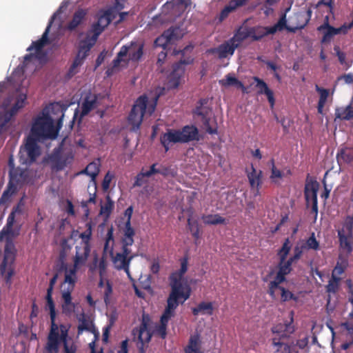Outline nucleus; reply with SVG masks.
<instances>
[{
  "mask_svg": "<svg viewBox=\"0 0 353 353\" xmlns=\"http://www.w3.org/2000/svg\"><path fill=\"white\" fill-rule=\"evenodd\" d=\"M250 27L241 26L234 31L233 37L230 38V41H233L236 44L238 43L239 48L243 41L250 37Z\"/></svg>",
  "mask_w": 353,
  "mask_h": 353,
  "instance_id": "bb28decb",
  "label": "nucleus"
},
{
  "mask_svg": "<svg viewBox=\"0 0 353 353\" xmlns=\"http://www.w3.org/2000/svg\"><path fill=\"white\" fill-rule=\"evenodd\" d=\"M311 9H307L305 12H299L294 14L293 20L295 26L288 28V32L295 33L298 30L303 29L309 23L312 17Z\"/></svg>",
  "mask_w": 353,
  "mask_h": 353,
  "instance_id": "2eb2a0df",
  "label": "nucleus"
},
{
  "mask_svg": "<svg viewBox=\"0 0 353 353\" xmlns=\"http://www.w3.org/2000/svg\"><path fill=\"white\" fill-rule=\"evenodd\" d=\"M164 36L172 43L181 39L183 34L179 27H170L163 32Z\"/></svg>",
  "mask_w": 353,
  "mask_h": 353,
  "instance_id": "e433bc0d",
  "label": "nucleus"
},
{
  "mask_svg": "<svg viewBox=\"0 0 353 353\" xmlns=\"http://www.w3.org/2000/svg\"><path fill=\"white\" fill-rule=\"evenodd\" d=\"M69 327L63 324L60 325L61 339L63 344L64 353H75L77 346L72 343L70 345L68 343Z\"/></svg>",
  "mask_w": 353,
  "mask_h": 353,
  "instance_id": "c85d7f7f",
  "label": "nucleus"
},
{
  "mask_svg": "<svg viewBox=\"0 0 353 353\" xmlns=\"http://www.w3.org/2000/svg\"><path fill=\"white\" fill-rule=\"evenodd\" d=\"M79 324L77 327V334L81 335L84 331L91 332L94 334L95 339H98L99 333L97 331L95 326L92 320L89 317L82 314L81 317L79 318Z\"/></svg>",
  "mask_w": 353,
  "mask_h": 353,
  "instance_id": "b1692460",
  "label": "nucleus"
},
{
  "mask_svg": "<svg viewBox=\"0 0 353 353\" xmlns=\"http://www.w3.org/2000/svg\"><path fill=\"white\" fill-rule=\"evenodd\" d=\"M347 266L348 262L347 259L339 256V261H337L336 264L332 272V276L341 277L340 276L345 272Z\"/></svg>",
  "mask_w": 353,
  "mask_h": 353,
  "instance_id": "ea45409f",
  "label": "nucleus"
},
{
  "mask_svg": "<svg viewBox=\"0 0 353 353\" xmlns=\"http://www.w3.org/2000/svg\"><path fill=\"white\" fill-rule=\"evenodd\" d=\"M252 171L248 173V178L249 180V183L252 188H256V194L259 193V188L261 185V178H262V171L259 170V172L254 168L253 165L251 166Z\"/></svg>",
  "mask_w": 353,
  "mask_h": 353,
  "instance_id": "c756f323",
  "label": "nucleus"
},
{
  "mask_svg": "<svg viewBox=\"0 0 353 353\" xmlns=\"http://www.w3.org/2000/svg\"><path fill=\"white\" fill-rule=\"evenodd\" d=\"M286 281V276L277 272L276 276L273 281L268 283V294L272 299L276 298V290H279L282 286L280 285Z\"/></svg>",
  "mask_w": 353,
  "mask_h": 353,
  "instance_id": "cd10ccee",
  "label": "nucleus"
},
{
  "mask_svg": "<svg viewBox=\"0 0 353 353\" xmlns=\"http://www.w3.org/2000/svg\"><path fill=\"white\" fill-rule=\"evenodd\" d=\"M253 80L256 83V88L258 89V94H265L267 97L268 102L271 107L274 105L275 99L274 97V92L269 88L267 83L258 77H254Z\"/></svg>",
  "mask_w": 353,
  "mask_h": 353,
  "instance_id": "5701e85b",
  "label": "nucleus"
},
{
  "mask_svg": "<svg viewBox=\"0 0 353 353\" xmlns=\"http://www.w3.org/2000/svg\"><path fill=\"white\" fill-rule=\"evenodd\" d=\"M238 48V43L230 41V39L224 41L215 48L210 50L212 53H216L220 59H225L228 56H232L235 50Z\"/></svg>",
  "mask_w": 353,
  "mask_h": 353,
  "instance_id": "a211bd4d",
  "label": "nucleus"
},
{
  "mask_svg": "<svg viewBox=\"0 0 353 353\" xmlns=\"http://www.w3.org/2000/svg\"><path fill=\"white\" fill-rule=\"evenodd\" d=\"M134 235L123 232V235L121 239L122 247L129 248V247L134 243Z\"/></svg>",
  "mask_w": 353,
  "mask_h": 353,
  "instance_id": "69168bd1",
  "label": "nucleus"
},
{
  "mask_svg": "<svg viewBox=\"0 0 353 353\" xmlns=\"http://www.w3.org/2000/svg\"><path fill=\"white\" fill-rule=\"evenodd\" d=\"M14 115H15V114L10 110L5 111L0 115V134L6 130V125L10 122Z\"/></svg>",
  "mask_w": 353,
  "mask_h": 353,
  "instance_id": "603ef678",
  "label": "nucleus"
},
{
  "mask_svg": "<svg viewBox=\"0 0 353 353\" xmlns=\"http://www.w3.org/2000/svg\"><path fill=\"white\" fill-rule=\"evenodd\" d=\"M111 14V10H108L105 11L104 13L99 17L98 21L97 23V26H101V28L99 29V31L96 33V37H98V36L103 30L104 28L108 26L110 23L112 21Z\"/></svg>",
  "mask_w": 353,
  "mask_h": 353,
  "instance_id": "58836bf2",
  "label": "nucleus"
},
{
  "mask_svg": "<svg viewBox=\"0 0 353 353\" xmlns=\"http://www.w3.org/2000/svg\"><path fill=\"white\" fill-rule=\"evenodd\" d=\"M171 43L168 39L164 36V33L158 37L154 42L156 47H161L164 50L167 48L168 45Z\"/></svg>",
  "mask_w": 353,
  "mask_h": 353,
  "instance_id": "680f3d73",
  "label": "nucleus"
},
{
  "mask_svg": "<svg viewBox=\"0 0 353 353\" xmlns=\"http://www.w3.org/2000/svg\"><path fill=\"white\" fill-rule=\"evenodd\" d=\"M46 310H48L50 311V320H53L56 319V310L55 305L52 299V293H46Z\"/></svg>",
  "mask_w": 353,
  "mask_h": 353,
  "instance_id": "de8ad7c7",
  "label": "nucleus"
},
{
  "mask_svg": "<svg viewBox=\"0 0 353 353\" xmlns=\"http://www.w3.org/2000/svg\"><path fill=\"white\" fill-rule=\"evenodd\" d=\"M127 50L128 54V61H138L141 59L143 54V44L136 41H132L129 44L123 46L121 50L123 48Z\"/></svg>",
  "mask_w": 353,
  "mask_h": 353,
  "instance_id": "aec40b11",
  "label": "nucleus"
},
{
  "mask_svg": "<svg viewBox=\"0 0 353 353\" xmlns=\"http://www.w3.org/2000/svg\"><path fill=\"white\" fill-rule=\"evenodd\" d=\"M74 159L72 153L62 154L59 151H54L50 157V162L52 171L59 172L65 169L71 164Z\"/></svg>",
  "mask_w": 353,
  "mask_h": 353,
  "instance_id": "9b49d317",
  "label": "nucleus"
},
{
  "mask_svg": "<svg viewBox=\"0 0 353 353\" xmlns=\"http://www.w3.org/2000/svg\"><path fill=\"white\" fill-rule=\"evenodd\" d=\"M303 250H305V248H303V245H301V246L296 245L294 248V254L290 258L292 259L294 262H296L298 260L301 259L303 254Z\"/></svg>",
  "mask_w": 353,
  "mask_h": 353,
  "instance_id": "774afa93",
  "label": "nucleus"
},
{
  "mask_svg": "<svg viewBox=\"0 0 353 353\" xmlns=\"http://www.w3.org/2000/svg\"><path fill=\"white\" fill-rule=\"evenodd\" d=\"M192 313L194 316H211L214 313L213 303L201 301L196 307L192 308Z\"/></svg>",
  "mask_w": 353,
  "mask_h": 353,
  "instance_id": "a878e982",
  "label": "nucleus"
},
{
  "mask_svg": "<svg viewBox=\"0 0 353 353\" xmlns=\"http://www.w3.org/2000/svg\"><path fill=\"white\" fill-rule=\"evenodd\" d=\"M201 219L203 223L205 225H219V224H225V219L220 216L219 214H203L201 216Z\"/></svg>",
  "mask_w": 353,
  "mask_h": 353,
  "instance_id": "4c0bfd02",
  "label": "nucleus"
},
{
  "mask_svg": "<svg viewBox=\"0 0 353 353\" xmlns=\"http://www.w3.org/2000/svg\"><path fill=\"white\" fill-rule=\"evenodd\" d=\"M250 33L251 34L250 38L253 41H260L266 37L265 27L260 26L250 27Z\"/></svg>",
  "mask_w": 353,
  "mask_h": 353,
  "instance_id": "49530a36",
  "label": "nucleus"
},
{
  "mask_svg": "<svg viewBox=\"0 0 353 353\" xmlns=\"http://www.w3.org/2000/svg\"><path fill=\"white\" fill-rule=\"evenodd\" d=\"M95 42L94 40L92 42H88L87 41H83L81 42L78 52L83 55V57H86L90 49L93 46Z\"/></svg>",
  "mask_w": 353,
  "mask_h": 353,
  "instance_id": "13d9d810",
  "label": "nucleus"
},
{
  "mask_svg": "<svg viewBox=\"0 0 353 353\" xmlns=\"http://www.w3.org/2000/svg\"><path fill=\"white\" fill-rule=\"evenodd\" d=\"M76 254L74 257L73 267L79 269L81 266L84 265L90 254V246H76Z\"/></svg>",
  "mask_w": 353,
  "mask_h": 353,
  "instance_id": "412c9836",
  "label": "nucleus"
},
{
  "mask_svg": "<svg viewBox=\"0 0 353 353\" xmlns=\"http://www.w3.org/2000/svg\"><path fill=\"white\" fill-rule=\"evenodd\" d=\"M315 90L320 94L319 101L326 103L329 96V90L319 87L318 85H315Z\"/></svg>",
  "mask_w": 353,
  "mask_h": 353,
  "instance_id": "e2e57ef3",
  "label": "nucleus"
},
{
  "mask_svg": "<svg viewBox=\"0 0 353 353\" xmlns=\"http://www.w3.org/2000/svg\"><path fill=\"white\" fill-rule=\"evenodd\" d=\"M184 353H203L200 334L196 333L190 336L188 345L184 347Z\"/></svg>",
  "mask_w": 353,
  "mask_h": 353,
  "instance_id": "393cba45",
  "label": "nucleus"
},
{
  "mask_svg": "<svg viewBox=\"0 0 353 353\" xmlns=\"http://www.w3.org/2000/svg\"><path fill=\"white\" fill-rule=\"evenodd\" d=\"M338 237L339 239L340 247L347 253H351L352 251V243L353 234L349 236L348 234L338 232Z\"/></svg>",
  "mask_w": 353,
  "mask_h": 353,
  "instance_id": "f704fd0d",
  "label": "nucleus"
},
{
  "mask_svg": "<svg viewBox=\"0 0 353 353\" xmlns=\"http://www.w3.org/2000/svg\"><path fill=\"white\" fill-rule=\"evenodd\" d=\"M114 201L111 199L110 196L108 195L106 196L105 203L101 207L100 213L109 216L114 208Z\"/></svg>",
  "mask_w": 353,
  "mask_h": 353,
  "instance_id": "6e6d98bb",
  "label": "nucleus"
},
{
  "mask_svg": "<svg viewBox=\"0 0 353 353\" xmlns=\"http://www.w3.org/2000/svg\"><path fill=\"white\" fill-rule=\"evenodd\" d=\"M338 232L348 234L349 236L353 234V214L347 216L342 228Z\"/></svg>",
  "mask_w": 353,
  "mask_h": 353,
  "instance_id": "8fccbe9b",
  "label": "nucleus"
},
{
  "mask_svg": "<svg viewBox=\"0 0 353 353\" xmlns=\"http://www.w3.org/2000/svg\"><path fill=\"white\" fill-rule=\"evenodd\" d=\"M272 168H271V175L270 179L275 181L276 179H281L283 177V173L281 170H278L274 165V159L271 160Z\"/></svg>",
  "mask_w": 353,
  "mask_h": 353,
  "instance_id": "338daca9",
  "label": "nucleus"
},
{
  "mask_svg": "<svg viewBox=\"0 0 353 353\" xmlns=\"http://www.w3.org/2000/svg\"><path fill=\"white\" fill-rule=\"evenodd\" d=\"M275 25L276 28L279 29V31H281L284 29H285L288 31V28H292V26L287 25V19L285 13H283L281 15L279 21Z\"/></svg>",
  "mask_w": 353,
  "mask_h": 353,
  "instance_id": "0e129e2a",
  "label": "nucleus"
},
{
  "mask_svg": "<svg viewBox=\"0 0 353 353\" xmlns=\"http://www.w3.org/2000/svg\"><path fill=\"white\" fill-rule=\"evenodd\" d=\"M85 12L83 10H78L73 15L72 19L68 24V29L74 30L81 23L85 16Z\"/></svg>",
  "mask_w": 353,
  "mask_h": 353,
  "instance_id": "37998d69",
  "label": "nucleus"
},
{
  "mask_svg": "<svg viewBox=\"0 0 353 353\" xmlns=\"http://www.w3.org/2000/svg\"><path fill=\"white\" fill-rule=\"evenodd\" d=\"M336 160L339 165L352 163L353 148L345 147L340 149L336 154Z\"/></svg>",
  "mask_w": 353,
  "mask_h": 353,
  "instance_id": "2f4dec72",
  "label": "nucleus"
},
{
  "mask_svg": "<svg viewBox=\"0 0 353 353\" xmlns=\"http://www.w3.org/2000/svg\"><path fill=\"white\" fill-rule=\"evenodd\" d=\"M26 99V95L20 96L10 110L16 114L19 110L23 107Z\"/></svg>",
  "mask_w": 353,
  "mask_h": 353,
  "instance_id": "052dcab7",
  "label": "nucleus"
},
{
  "mask_svg": "<svg viewBox=\"0 0 353 353\" xmlns=\"http://www.w3.org/2000/svg\"><path fill=\"white\" fill-rule=\"evenodd\" d=\"M181 143L199 141L200 135L198 128L193 125H187L179 129Z\"/></svg>",
  "mask_w": 353,
  "mask_h": 353,
  "instance_id": "6ab92c4d",
  "label": "nucleus"
},
{
  "mask_svg": "<svg viewBox=\"0 0 353 353\" xmlns=\"http://www.w3.org/2000/svg\"><path fill=\"white\" fill-rule=\"evenodd\" d=\"M51 321L50 331L48 336V342L46 348L48 351H58L59 345L61 341V334H59V327L55 323V319Z\"/></svg>",
  "mask_w": 353,
  "mask_h": 353,
  "instance_id": "4468645a",
  "label": "nucleus"
},
{
  "mask_svg": "<svg viewBox=\"0 0 353 353\" xmlns=\"http://www.w3.org/2000/svg\"><path fill=\"white\" fill-rule=\"evenodd\" d=\"M40 139H37L34 137L30 135L27 139L24 148H21L19 154L20 158H22L24 154L27 156V159L25 160L29 163H33L36 161L37 158L40 155V148L38 145L37 141Z\"/></svg>",
  "mask_w": 353,
  "mask_h": 353,
  "instance_id": "9d476101",
  "label": "nucleus"
},
{
  "mask_svg": "<svg viewBox=\"0 0 353 353\" xmlns=\"http://www.w3.org/2000/svg\"><path fill=\"white\" fill-rule=\"evenodd\" d=\"M14 212L9 214L6 225L0 232V241L5 239L4 256L0 265V274L4 277L6 283L10 284L11 278L14 274V262L16 258L17 250L12 239L13 225L15 219Z\"/></svg>",
  "mask_w": 353,
  "mask_h": 353,
  "instance_id": "f257e3e1",
  "label": "nucleus"
},
{
  "mask_svg": "<svg viewBox=\"0 0 353 353\" xmlns=\"http://www.w3.org/2000/svg\"><path fill=\"white\" fill-rule=\"evenodd\" d=\"M72 291L70 290H64L61 295L63 301L62 304V310L63 312L66 314H70L75 309V305L72 302Z\"/></svg>",
  "mask_w": 353,
  "mask_h": 353,
  "instance_id": "7c9ffc66",
  "label": "nucleus"
},
{
  "mask_svg": "<svg viewBox=\"0 0 353 353\" xmlns=\"http://www.w3.org/2000/svg\"><path fill=\"white\" fill-rule=\"evenodd\" d=\"M279 290L281 291V301L282 302H286L290 300L297 301L298 296L294 295L289 290H287L284 287H282L279 289Z\"/></svg>",
  "mask_w": 353,
  "mask_h": 353,
  "instance_id": "4d7b16f0",
  "label": "nucleus"
},
{
  "mask_svg": "<svg viewBox=\"0 0 353 353\" xmlns=\"http://www.w3.org/2000/svg\"><path fill=\"white\" fill-rule=\"evenodd\" d=\"M78 269L74 267H72L69 270H65L64 283H68V288L66 290L72 291L74 288L75 283L77 282V272Z\"/></svg>",
  "mask_w": 353,
  "mask_h": 353,
  "instance_id": "473e14b6",
  "label": "nucleus"
},
{
  "mask_svg": "<svg viewBox=\"0 0 353 353\" xmlns=\"http://www.w3.org/2000/svg\"><path fill=\"white\" fill-rule=\"evenodd\" d=\"M97 103V97L94 95L93 97H86L82 103L81 114L87 115L92 109L95 108Z\"/></svg>",
  "mask_w": 353,
  "mask_h": 353,
  "instance_id": "c03bdc74",
  "label": "nucleus"
},
{
  "mask_svg": "<svg viewBox=\"0 0 353 353\" xmlns=\"http://www.w3.org/2000/svg\"><path fill=\"white\" fill-rule=\"evenodd\" d=\"M160 142L168 152L170 146L174 143H181L179 130L176 129H168L166 132L162 134L160 137Z\"/></svg>",
  "mask_w": 353,
  "mask_h": 353,
  "instance_id": "dca6fc26",
  "label": "nucleus"
},
{
  "mask_svg": "<svg viewBox=\"0 0 353 353\" xmlns=\"http://www.w3.org/2000/svg\"><path fill=\"white\" fill-rule=\"evenodd\" d=\"M319 183L315 180L306 181L304 188V195L307 206L312 201H317V192Z\"/></svg>",
  "mask_w": 353,
  "mask_h": 353,
  "instance_id": "4be33fe9",
  "label": "nucleus"
},
{
  "mask_svg": "<svg viewBox=\"0 0 353 353\" xmlns=\"http://www.w3.org/2000/svg\"><path fill=\"white\" fill-rule=\"evenodd\" d=\"M341 280V277L331 276L328 283L325 285L326 292L329 294H336L340 288Z\"/></svg>",
  "mask_w": 353,
  "mask_h": 353,
  "instance_id": "79ce46f5",
  "label": "nucleus"
},
{
  "mask_svg": "<svg viewBox=\"0 0 353 353\" xmlns=\"http://www.w3.org/2000/svg\"><path fill=\"white\" fill-rule=\"evenodd\" d=\"M303 245L307 250H319L320 248L319 242L316 240L314 232L312 233Z\"/></svg>",
  "mask_w": 353,
  "mask_h": 353,
  "instance_id": "864d4df0",
  "label": "nucleus"
},
{
  "mask_svg": "<svg viewBox=\"0 0 353 353\" xmlns=\"http://www.w3.org/2000/svg\"><path fill=\"white\" fill-rule=\"evenodd\" d=\"M188 261L187 257L181 259V268L179 272L172 273L170 276V285L172 290H176L178 292H186L190 289L189 286L183 285L182 278L188 270Z\"/></svg>",
  "mask_w": 353,
  "mask_h": 353,
  "instance_id": "1a4fd4ad",
  "label": "nucleus"
},
{
  "mask_svg": "<svg viewBox=\"0 0 353 353\" xmlns=\"http://www.w3.org/2000/svg\"><path fill=\"white\" fill-rule=\"evenodd\" d=\"M291 248L292 244L290 243L289 238L285 239L281 248L277 252V255L279 257V259H282V260L286 259L291 250Z\"/></svg>",
  "mask_w": 353,
  "mask_h": 353,
  "instance_id": "3c124183",
  "label": "nucleus"
},
{
  "mask_svg": "<svg viewBox=\"0 0 353 353\" xmlns=\"http://www.w3.org/2000/svg\"><path fill=\"white\" fill-rule=\"evenodd\" d=\"M86 230L83 232L81 233L79 237L82 239V246H90V240L92 236V225L90 223H86Z\"/></svg>",
  "mask_w": 353,
  "mask_h": 353,
  "instance_id": "5fc2aeb1",
  "label": "nucleus"
},
{
  "mask_svg": "<svg viewBox=\"0 0 353 353\" xmlns=\"http://www.w3.org/2000/svg\"><path fill=\"white\" fill-rule=\"evenodd\" d=\"M55 17L56 14H54L51 17L48 25L47 26L41 37L35 41H32V44L27 48V51L30 52V53L24 56L23 67H25L26 64L31 61L34 58L41 60L46 57V52H44L43 48L46 45L50 43L48 34Z\"/></svg>",
  "mask_w": 353,
  "mask_h": 353,
  "instance_id": "20e7f679",
  "label": "nucleus"
},
{
  "mask_svg": "<svg viewBox=\"0 0 353 353\" xmlns=\"http://www.w3.org/2000/svg\"><path fill=\"white\" fill-rule=\"evenodd\" d=\"M132 334L134 336L133 339L137 341V347L143 352L144 345L149 343L152 337L147 323L143 321L139 327H134L132 330Z\"/></svg>",
  "mask_w": 353,
  "mask_h": 353,
  "instance_id": "ddd939ff",
  "label": "nucleus"
},
{
  "mask_svg": "<svg viewBox=\"0 0 353 353\" xmlns=\"http://www.w3.org/2000/svg\"><path fill=\"white\" fill-rule=\"evenodd\" d=\"M57 131L58 130L54 128L53 120L50 116L43 112L41 115L34 119L31 128L30 135L41 140L56 137Z\"/></svg>",
  "mask_w": 353,
  "mask_h": 353,
  "instance_id": "7ed1b4c3",
  "label": "nucleus"
},
{
  "mask_svg": "<svg viewBox=\"0 0 353 353\" xmlns=\"http://www.w3.org/2000/svg\"><path fill=\"white\" fill-rule=\"evenodd\" d=\"M352 26V23H350L348 26H342L339 28H334L330 26L327 21L323 24L321 25L317 28L318 31L323 33L321 43H329L332 40L334 36L339 34H346L348 29Z\"/></svg>",
  "mask_w": 353,
  "mask_h": 353,
  "instance_id": "f8f14e48",
  "label": "nucleus"
},
{
  "mask_svg": "<svg viewBox=\"0 0 353 353\" xmlns=\"http://www.w3.org/2000/svg\"><path fill=\"white\" fill-rule=\"evenodd\" d=\"M293 263L294 262L290 258L284 260L279 259V262L278 263V272L287 276L291 272L292 270V265Z\"/></svg>",
  "mask_w": 353,
  "mask_h": 353,
  "instance_id": "a18cd8bd",
  "label": "nucleus"
},
{
  "mask_svg": "<svg viewBox=\"0 0 353 353\" xmlns=\"http://www.w3.org/2000/svg\"><path fill=\"white\" fill-rule=\"evenodd\" d=\"M219 83L224 87L232 85L235 86L238 88L242 89L243 92L245 90L243 83L235 77L232 76L230 74H227L225 79L220 80Z\"/></svg>",
  "mask_w": 353,
  "mask_h": 353,
  "instance_id": "c9c22d12",
  "label": "nucleus"
},
{
  "mask_svg": "<svg viewBox=\"0 0 353 353\" xmlns=\"http://www.w3.org/2000/svg\"><path fill=\"white\" fill-rule=\"evenodd\" d=\"M188 226L191 232V234L195 240L200 239V228L199 224L196 220H192L190 218L188 219Z\"/></svg>",
  "mask_w": 353,
  "mask_h": 353,
  "instance_id": "09e8293b",
  "label": "nucleus"
},
{
  "mask_svg": "<svg viewBox=\"0 0 353 353\" xmlns=\"http://www.w3.org/2000/svg\"><path fill=\"white\" fill-rule=\"evenodd\" d=\"M114 235L113 228L111 227L108 230L106 234L105 242L104 244L103 252H109L112 256V261L114 268L118 270H123L130 279L131 278L130 272V264L131 261L136 256V254L132 253L130 248L122 247V252H117L114 256L113 245H114Z\"/></svg>",
  "mask_w": 353,
  "mask_h": 353,
  "instance_id": "f03ea898",
  "label": "nucleus"
},
{
  "mask_svg": "<svg viewBox=\"0 0 353 353\" xmlns=\"http://www.w3.org/2000/svg\"><path fill=\"white\" fill-rule=\"evenodd\" d=\"M199 105L196 106L194 114L201 118L203 128L209 134H216L218 133V125L215 118H211L212 110L208 107H203L206 103L205 99H200Z\"/></svg>",
  "mask_w": 353,
  "mask_h": 353,
  "instance_id": "0eeeda50",
  "label": "nucleus"
},
{
  "mask_svg": "<svg viewBox=\"0 0 353 353\" xmlns=\"http://www.w3.org/2000/svg\"><path fill=\"white\" fill-rule=\"evenodd\" d=\"M127 56V50L125 48L120 50L117 53V57L112 61V68H117L120 65L121 61H124L123 57Z\"/></svg>",
  "mask_w": 353,
  "mask_h": 353,
  "instance_id": "bf43d9fd",
  "label": "nucleus"
},
{
  "mask_svg": "<svg viewBox=\"0 0 353 353\" xmlns=\"http://www.w3.org/2000/svg\"><path fill=\"white\" fill-rule=\"evenodd\" d=\"M248 1L249 0H230L216 17L218 21L223 22L232 12H235L239 8L245 6Z\"/></svg>",
  "mask_w": 353,
  "mask_h": 353,
  "instance_id": "f3484780",
  "label": "nucleus"
},
{
  "mask_svg": "<svg viewBox=\"0 0 353 353\" xmlns=\"http://www.w3.org/2000/svg\"><path fill=\"white\" fill-rule=\"evenodd\" d=\"M335 116L341 120L349 121L353 119V105L337 108L335 110Z\"/></svg>",
  "mask_w": 353,
  "mask_h": 353,
  "instance_id": "72a5a7b5",
  "label": "nucleus"
},
{
  "mask_svg": "<svg viewBox=\"0 0 353 353\" xmlns=\"http://www.w3.org/2000/svg\"><path fill=\"white\" fill-rule=\"evenodd\" d=\"M192 50L193 46L190 45L177 52H180L182 57L179 62L173 65L172 71L168 77V86L169 88H176L179 86L181 78L185 72V65L193 63V58L191 56H186V54L191 52Z\"/></svg>",
  "mask_w": 353,
  "mask_h": 353,
  "instance_id": "39448f33",
  "label": "nucleus"
},
{
  "mask_svg": "<svg viewBox=\"0 0 353 353\" xmlns=\"http://www.w3.org/2000/svg\"><path fill=\"white\" fill-rule=\"evenodd\" d=\"M148 101V99L145 95L140 96L135 101L129 114L128 122L132 125V130L134 131L139 129L143 115L147 111L149 115L154 112L156 104H152L147 108Z\"/></svg>",
  "mask_w": 353,
  "mask_h": 353,
  "instance_id": "423d86ee",
  "label": "nucleus"
},
{
  "mask_svg": "<svg viewBox=\"0 0 353 353\" xmlns=\"http://www.w3.org/2000/svg\"><path fill=\"white\" fill-rule=\"evenodd\" d=\"M100 163L99 162H91L86 168L82 171L84 173L91 177L92 181H94L96 177L100 171Z\"/></svg>",
  "mask_w": 353,
  "mask_h": 353,
  "instance_id": "a19ab883",
  "label": "nucleus"
},
{
  "mask_svg": "<svg viewBox=\"0 0 353 353\" xmlns=\"http://www.w3.org/2000/svg\"><path fill=\"white\" fill-rule=\"evenodd\" d=\"M190 290L188 289L186 292H178L176 290H172L167 300V306L163 313V315L172 318L174 315V310L179 305V299H183L181 303L189 299Z\"/></svg>",
  "mask_w": 353,
  "mask_h": 353,
  "instance_id": "6e6552de",
  "label": "nucleus"
}]
</instances>
